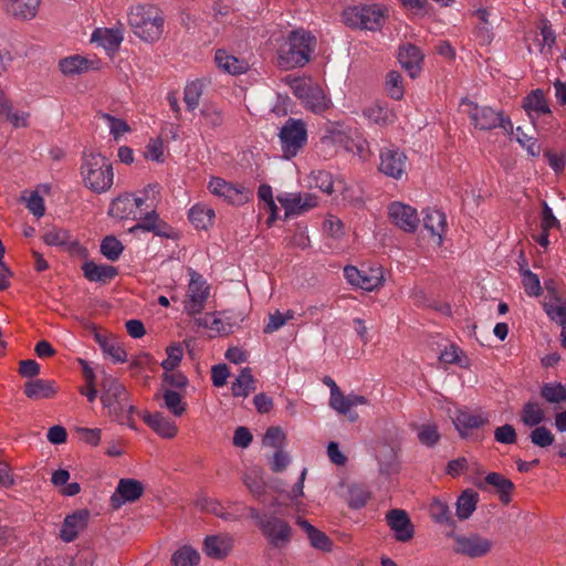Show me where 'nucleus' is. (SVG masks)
I'll return each instance as SVG.
<instances>
[{
  "label": "nucleus",
  "instance_id": "nucleus-18",
  "mask_svg": "<svg viewBox=\"0 0 566 566\" xmlns=\"http://www.w3.org/2000/svg\"><path fill=\"white\" fill-rule=\"evenodd\" d=\"M90 511L86 509L76 510L65 516L61 530L60 538L64 543H71L87 527L90 521Z\"/></svg>",
  "mask_w": 566,
  "mask_h": 566
},
{
  "label": "nucleus",
  "instance_id": "nucleus-49",
  "mask_svg": "<svg viewBox=\"0 0 566 566\" xmlns=\"http://www.w3.org/2000/svg\"><path fill=\"white\" fill-rule=\"evenodd\" d=\"M541 396L549 403H559L566 400V388L562 384L547 382L542 386Z\"/></svg>",
  "mask_w": 566,
  "mask_h": 566
},
{
  "label": "nucleus",
  "instance_id": "nucleus-53",
  "mask_svg": "<svg viewBox=\"0 0 566 566\" xmlns=\"http://www.w3.org/2000/svg\"><path fill=\"white\" fill-rule=\"evenodd\" d=\"M386 87L391 98L399 101L402 98L405 90L402 76L397 71H391L386 76Z\"/></svg>",
  "mask_w": 566,
  "mask_h": 566
},
{
  "label": "nucleus",
  "instance_id": "nucleus-50",
  "mask_svg": "<svg viewBox=\"0 0 566 566\" xmlns=\"http://www.w3.org/2000/svg\"><path fill=\"white\" fill-rule=\"evenodd\" d=\"M165 407L176 417H180L186 411V402L182 396L174 390L167 389L163 394Z\"/></svg>",
  "mask_w": 566,
  "mask_h": 566
},
{
  "label": "nucleus",
  "instance_id": "nucleus-23",
  "mask_svg": "<svg viewBox=\"0 0 566 566\" xmlns=\"http://www.w3.org/2000/svg\"><path fill=\"white\" fill-rule=\"evenodd\" d=\"M156 200V195H153L151 203L147 205V208H151L149 212H147L143 218H140L139 222L129 229V232H135L137 230H143L147 232H153L159 237L168 238L170 234L169 226L159 219V216L154 209V201Z\"/></svg>",
  "mask_w": 566,
  "mask_h": 566
},
{
  "label": "nucleus",
  "instance_id": "nucleus-5",
  "mask_svg": "<svg viewBox=\"0 0 566 566\" xmlns=\"http://www.w3.org/2000/svg\"><path fill=\"white\" fill-rule=\"evenodd\" d=\"M464 113L469 116L475 128L491 130L501 127L505 133H513V124L502 112H496L489 106H480L471 101H463Z\"/></svg>",
  "mask_w": 566,
  "mask_h": 566
},
{
  "label": "nucleus",
  "instance_id": "nucleus-28",
  "mask_svg": "<svg viewBox=\"0 0 566 566\" xmlns=\"http://www.w3.org/2000/svg\"><path fill=\"white\" fill-rule=\"evenodd\" d=\"M214 62L219 70L231 75L243 74L250 67L248 61L239 59L222 49L216 51Z\"/></svg>",
  "mask_w": 566,
  "mask_h": 566
},
{
  "label": "nucleus",
  "instance_id": "nucleus-57",
  "mask_svg": "<svg viewBox=\"0 0 566 566\" xmlns=\"http://www.w3.org/2000/svg\"><path fill=\"white\" fill-rule=\"evenodd\" d=\"M530 440L534 446L547 448L553 444L554 434L544 426H537L530 433Z\"/></svg>",
  "mask_w": 566,
  "mask_h": 566
},
{
  "label": "nucleus",
  "instance_id": "nucleus-9",
  "mask_svg": "<svg viewBox=\"0 0 566 566\" xmlns=\"http://www.w3.org/2000/svg\"><path fill=\"white\" fill-rule=\"evenodd\" d=\"M453 538V552L469 558L486 556L493 548V541L475 532L464 534H451Z\"/></svg>",
  "mask_w": 566,
  "mask_h": 566
},
{
  "label": "nucleus",
  "instance_id": "nucleus-31",
  "mask_svg": "<svg viewBox=\"0 0 566 566\" xmlns=\"http://www.w3.org/2000/svg\"><path fill=\"white\" fill-rule=\"evenodd\" d=\"M30 113L23 111H14L12 102L0 95V120L9 122L13 127L21 128L29 126Z\"/></svg>",
  "mask_w": 566,
  "mask_h": 566
},
{
  "label": "nucleus",
  "instance_id": "nucleus-51",
  "mask_svg": "<svg viewBox=\"0 0 566 566\" xmlns=\"http://www.w3.org/2000/svg\"><path fill=\"white\" fill-rule=\"evenodd\" d=\"M370 499V492L361 485H350L348 489V505L352 509L364 507Z\"/></svg>",
  "mask_w": 566,
  "mask_h": 566
},
{
  "label": "nucleus",
  "instance_id": "nucleus-48",
  "mask_svg": "<svg viewBox=\"0 0 566 566\" xmlns=\"http://www.w3.org/2000/svg\"><path fill=\"white\" fill-rule=\"evenodd\" d=\"M203 93V84L200 81H193L186 85L184 90V102L189 111L198 107Z\"/></svg>",
  "mask_w": 566,
  "mask_h": 566
},
{
  "label": "nucleus",
  "instance_id": "nucleus-10",
  "mask_svg": "<svg viewBox=\"0 0 566 566\" xmlns=\"http://www.w3.org/2000/svg\"><path fill=\"white\" fill-rule=\"evenodd\" d=\"M283 156L290 159L297 155L307 139V132L303 120L289 118L280 132Z\"/></svg>",
  "mask_w": 566,
  "mask_h": 566
},
{
  "label": "nucleus",
  "instance_id": "nucleus-54",
  "mask_svg": "<svg viewBox=\"0 0 566 566\" xmlns=\"http://www.w3.org/2000/svg\"><path fill=\"white\" fill-rule=\"evenodd\" d=\"M294 318V312L289 310L285 313L275 311L269 315V322L264 327V333L271 334L283 327L289 321Z\"/></svg>",
  "mask_w": 566,
  "mask_h": 566
},
{
  "label": "nucleus",
  "instance_id": "nucleus-26",
  "mask_svg": "<svg viewBox=\"0 0 566 566\" xmlns=\"http://www.w3.org/2000/svg\"><path fill=\"white\" fill-rule=\"evenodd\" d=\"M123 31L120 28H98L93 31L91 40L104 48L108 54L118 51L123 42Z\"/></svg>",
  "mask_w": 566,
  "mask_h": 566
},
{
  "label": "nucleus",
  "instance_id": "nucleus-40",
  "mask_svg": "<svg viewBox=\"0 0 566 566\" xmlns=\"http://www.w3.org/2000/svg\"><path fill=\"white\" fill-rule=\"evenodd\" d=\"M232 395L235 397H248L256 390L255 379L250 368H243L231 386Z\"/></svg>",
  "mask_w": 566,
  "mask_h": 566
},
{
  "label": "nucleus",
  "instance_id": "nucleus-35",
  "mask_svg": "<svg viewBox=\"0 0 566 566\" xmlns=\"http://www.w3.org/2000/svg\"><path fill=\"white\" fill-rule=\"evenodd\" d=\"M523 108L526 111L531 118L534 116L539 117L541 115L551 113L549 106L542 90L532 91L524 98Z\"/></svg>",
  "mask_w": 566,
  "mask_h": 566
},
{
  "label": "nucleus",
  "instance_id": "nucleus-2",
  "mask_svg": "<svg viewBox=\"0 0 566 566\" xmlns=\"http://www.w3.org/2000/svg\"><path fill=\"white\" fill-rule=\"evenodd\" d=\"M127 22L134 34L145 42L157 41L164 31V17L157 7L151 4L132 7Z\"/></svg>",
  "mask_w": 566,
  "mask_h": 566
},
{
  "label": "nucleus",
  "instance_id": "nucleus-56",
  "mask_svg": "<svg viewBox=\"0 0 566 566\" xmlns=\"http://www.w3.org/2000/svg\"><path fill=\"white\" fill-rule=\"evenodd\" d=\"M101 118L107 124L109 133L115 140H118L125 133L130 130L128 124L120 118H116L109 114H102Z\"/></svg>",
  "mask_w": 566,
  "mask_h": 566
},
{
  "label": "nucleus",
  "instance_id": "nucleus-58",
  "mask_svg": "<svg viewBox=\"0 0 566 566\" xmlns=\"http://www.w3.org/2000/svg\"><path fill=\"white\" fill-rule=\"evenodd\" d=\"M43 239L48 245L62 247L69 243L70 233L64 229L52 228L44 233Z\"/></svg>",
  "mask_w": 566,
  "mask_h": 566
},
{
  "label": "nucleus",
  "instance_id": "nucleus-59",
  "mask_svg": "<svg viewBox=\"0 0 566 566\" xmlns=\"http://www.w3.org/2000/svg\"><path fill=\"white\" fill-rule=\"evenodd\" d=\"M166 352H167V358L165 360H163L161 367L166 371H171L179 365V363L182 358V355H184V350L180 345L174 344V345L169 346L166 349Z\"/></svg>",
  "mask_w": 566,
  "mask_h": 566
},
{
  "label": "nucleus",
  "instance_id": "nucleus-1",
  "mask_svg": "<svg viewBox=\"0 0 566 566\" xmlns=\"http://www.w3.org/2000/svg\"><path fill=\"white\" fill-rule=\"evenodd\" d=\"M316 38L304 29L292 31L277 51V63L284 70L302 67L311 61Z\"/></svg>",
  "mask_w": 566,
  "mask_h": 566
},
{
  "label": "nucleus",
  "instance_id": "nucleus-38",
  "mask_svg": "<svg viewBox=\"0 0 566 566\" xmlns=\"http://www.w3.org/2000/svg\"><path fill=\"white\" fill-rule=\"evenodd\" d=\"M188 217L197 229L206 230L212 226L216 214L214 210L207 205L197 203L189 210Z\"/></svg>",
  "mask_w": 566,
  "mask_h": 566
},
{
  "label": "nucleus",
  "instance_id": "nucleus-4",
  "mask_svg": "<svg viewBox=\"0 0 566 566\" xmlns=\"http://www.w3.org/2000/svg\"><path fill=\"white\" fill-rule=\"evenodd\" d=\"M102 386L101 400L109 415L119 421L129 420L135 407L128 400L125 386L113 377H105Z\"/></svg>",
  "mask_w": 566,
  "mask_h": 566
},
{
  "label": "nucleus",
  "instance_id": "nucleus-11",
  "mask_svg": "<svg viewBox=\"0 0 566 566\" xmlns=\"http://www.w3.org/2000/svg\"><path fill=\"white\" fill-rule=\"evenodd\" d=\"M344 275L350 285L365 291H374L384 283L382 268L379 265H363L361 269L348 265L344 269Z\"/></svg>",
  "mask_w": 566,
  "mask_h": 566
},
{
  "label": "nucleus",
  "instance_id": "nucleus-46",
  "mask_svg": "<svg viewBox=\"0 0 566 566\" xmlns=\"http://www.w3.org/2000/svg\"><path fill=\"white\" fill-rule=\"evenodd\" d=\"M417 437L421 444L432 448L440 441V433L436 423H422L416 427Z\"/></svg>",
  "mask_w": 566,
  "mask_h": 566
},
{
  "label": "nucleus",
  "instance_id": "nucleus-30",
  "mask_svg": "<svg viewBox=\"0 0 566 566\" xmlns=\"http://www.w3.org/2000/svg\"><path fill=\"white\" fill-rule=\"evenodd\" d=\"M367 399L364 396L349 394L348 396H344L342 391H339L335 397H331L329 406L342 415H349V420L355 421L357 419L356 413H350V409L353 407H357L360 405H366Z\"/></svg>",
  "mask_w": 566,
  "mask_h": 566
},
{
  "label": "nucleus",
  "instance_id": "nucleus-34",
  "mask_svg": "<svg viewBox=\"0 0 566 566\" xmlns=\"http://www.w3.org/2000/svg\"><path fill=\"white\" fill-rule=\"evenodd\" d=\"M7 13L19 19L35 17L41 0H3Z\"/></svg>",
  "mask_w": 566,
  "mask_h": 566
},
{
  "label": "nucleus",
  "instance_id": "nucleus-52",
  "mask_svg": "<svg viewBox=\"0 0 566 566\" xmlns=\"http://www.w3.org/2000/svg\"><path fill=\"white\" fill-rule=\"evenodd\" d=\"M123 250L122 242L113 235L104 238L101 243V252L109 261L118 260Z\"/></svg>",
  "mask_w": 566,
  "mask_h": 566
},
{
  "label": "nucleus",
  "instance_id": "nucleus-41",
  "mask_svg": "<svg viewBox=\"0 0 566 566\" xmlns=\"http://www.w3.org/2000/svg\"><path fill=\"white\" fill-rule=\"evenodd\" d=\"M544 310L547 316L558 324L566 323V300L558 294H553L544 302Z\"/></svg>",
  "mask_w": 566,
  "mask_h": 566
},
{
  "label": "nucleus",
  "instance_id": "nucleus-55",
  "mask_svg": "<svg viewBox=\"0 0 566 566\" xmlns=\"http://www.w3.org/2000/svg\"><path fill=\"white\" fill-rule=\"evenodd\" d=\"M521 274L522 283L526 294L530 296H538L542 291L538 276L534 274L531 270L524 268L521 269Z\"/></svg>",
  "mask_w": 566,
  "mask_h": 566
},
{
  "label": "nucleus",
  "instance_id": "nucleus-36",
  "mask_svg": "<svg viewBox=\"0 0 566 566\" xmlns=\"http://www.w3.org/2000/svg\"><path fill=\"white\" fill-rule=\"evenodd\" d=\"M296 524L305 532L311 545L321 551H331L332 542L325 533L314 527L308 521L301 517L297 518Z\"/></svg>",
  "mask_w": 566,
  "mask_h": 566
},
{
  "label": "nucleus",
  "instance_id": "nucleus-14",
  "mask_svg": "<svg viewBox=\"0 0 566 566\" xmlns=\"http://www.w3.org/2000/svg\"><path fill=\"white\" fill-rule=\"evenodd\" d=\"M261 532L269 543L277 548L284 547L292 538V528L280 517L269 515L261 522Z\"/></svg>",
  "mask_w": 566,
  "mask_h": 566
},
{
  "label": "nucleus",
  "instance_id": "nucleus-44",
  "mask_svg": "<svg viewBox=\"0 0 566 566\" xmlns=\"http://www.w3.org/2000/svg\"><path fill=\"white\" fill-rule=\"evenodd\" d=\"M199 563L200 554L188 545L180 547L171 556L172 566H198Z\"/></svg>",
  "mask_w": 566,
  "mask_h": 566
},
{
  "label": "nucleus",
  "instance_id": "nucleus-42",
  "mask_svg": "<svg viewBox=\"0 0 566 566\" xmlns=\"http://www.w3.org/2000/svg\"><path fill=\"white\" fill-rule=\"evenodd\" d=\"M545 420V412L537 401H527L521 411V421L524 426L537 427Z\"/></svg>",
  "mask_w": 566,
  "mask_h": 566
},
{
  "label": "nucleus",
  "instance_id": "nucleus-12",
  "mask_svg": "<svg viewBox=\"0 0 566 566\" xmlns=\"http://www.w3.org/2000/svg\"><path fill=\"white\" fill-rule=\"evenodd\" d=\"M149 193L158 195L157 186L149 185L144 190L145 198H134L130 195L117 197L109 206V216L118 219H136L137 210L150 199Z\"/></svg>",
  "mask_w": 566,
  "mask_h": 566
},
{
  "label": "nucleus",
  "instance_id": "nucleus-16",
  "mask_svg": "<svg viewBox=\"0 0 566 566\" xmlns=\"http://www.w3.org/2000/svg\"><path fill=\"white\" fill-rule=\"evenodd\" d=\"M277 201L285 210V217L298 216L316 207L317 199L308 192L283 193L277 196Z\"/></svg>",
  "mask_w": 566,
  "mask_h": 566
},
{
  "label": "nucleus",
  "instance_id": "nucleus-15",
  "mask_svg": "<svg viewBox=\"0 0 566 566\" xmlns=\"http://www.w3.org/2000/svg\"><path fill=\"white\" fill-rule=\"evenodd\" d=\"M387 211L389 220L397 228L410 233L417 230L419 217L417 209L413 207L400 201H394L388 205Z\"/></svg>",
  "mask_w": 566,
  "mask_h": 566
},
{
  "label": "nucleus",
  "instance_id": "nucleus-39",
  "mask_svg": "<svg viewBox=\"0 0 566 566\" xmlns=\"http://www.w3.org/2000/svg\"><path fill=\"white\" fill-rule=\"evenodd\" d=\"M485 483L493 486L499 493L500 501L509 504L511 501V492L514 489L513 482L504 475L491 472L485 476Z\"/></svg>",
  "mask_w": 566,
  "mask_h": 566
},
{
  "label": "nucleus",
  "instance_id": "nucleus-24",
  "mask_svg": "<svg viewBox=\"0 0 566 566\" xmlns=\"http://www.w3.org/2000/svg\"><path fill=\"white\" fill-rule=\"evenodd\" d=\"M406 155L396 149H385L380 154L379 169L387 176L399 179L406 170Z\"/></svg>",
  "mask_w": 566,
  "mask_h": 566
},
{
  "label": "nucleus",
  "instance_id": "nucleus-61",
  "mask_svg": "<svg viewBox=\"0 0 566 566\" xmlns=\"http://www.w3.org/2000/svg\"><path fill=\"white\" fill-rule=\"evenodd\" d=\"M494 439L499 443L514 444L517 440V434L512 424H503L494 430Z\"/></svg>",
  "mask_w": 566,
  "mask_h": 566
},
{
  "label": "nucleus",
  "instance_id": "nucleus-37",
  "mask_svg": "<svg viewBox=\"0 0 566 566\" xmlns=\"http://www.w3.org/2000/svg\"><path fill=\"white\" fill-rule=\"evenodd\" d=\"M364 116L379 126H386L395 122L396 114L386 105L374 103L364 109Z\"/></svg>",
  "mask_w": 566,
  "mask_h": 566
},
{
  "label": "nucleus",
  "instance_id": "nucleus-32",
  "mask_svg": "<svg viewBox=\"0 0 566 566\" xmlns=\"http://www.w3.org/2000/svg\"><path fill=\"white\" fill-rule=\"evenodd\" d=\"M84 276L91 282L106 283L117 275V269L113 265L96 264L93 261H86L82 265Z\"/></svg>",
  "mask_w": 566,
  "mask_h": 566
},
{
  "label": "nucleus",
  "instance_id": "nucleus-19",
  "mask_svg": "<svg viewBox=\"0 0 566 566\" xmlns=\"http://www.w3.org/2000/svg\"><path fill=\"white\" fill-rule=\"evenodd\" d=\"M143 493L144 486L142 482L134 479H122L111 496V504L114 509H119L126 502H135Z\"/></svg>",
  "mask_w": 566,
  "mask_h": 566
},
{
  "label": "nucleus",
  "instance_id": "nucleus-6",
  "mask_svg": "<svg viewBox=\"0 0 566 566\" xmlns=\"http://www.w3.org/2000/svg\"><path fill=\"white\" fill-rule=\"evenodd\" d=\"M326 147H333L335 151L340 149L360 155L365 150L366 140L360 136L357 129L335 125L327 129L326 134L321 138Z\"/></svg>",
  "mask_w": 566,
  "mask_h": 566
},
{
  "label": "nucleus",
  "instance_id": "nucleus-22",
  "mask_svg": "<svg viewBox=\"0 0 566 566\" xmlns=\"http://www.w3.org/2000/svg\"><path fill=\"white\" fill-rule=\"evenodd\" d=\"M452 421L459 434L462 438H467L471 430L483 427L489 422V419L482 412L459 409L452 418Z\"/></svg>",
  "mask_w": 566,
  "mask_h": 566
},
{
  "label": "nucleus",
  "instance_id": "nucleus-17",
  "mask_svg": "<svg viewBox=\"0 0 566 566\" xmlns=\"http://www.w3.org/2000/svg\"><path fill=\"white\" fill-rule=\"evenodd\" d=\"M209 296V287L200 275H193L188 285L185 310L190 315L201 313Z\"/></svg>",
  "mask_w": 566,
  "mask_h": 566
},
{
  "label": "nucleus",
  "instance_id": "nucleus-45",
  "mask_svg": "<svg viewBox=\"0 0 566 566\" xmlns=\"http://www.w3.org/2000/svg\"><path fill=\"white\" fill-rule=\"evenodd\" d=\"M59 66L64 75L72 76L86 72L90 69V61L80 55H73L61 60Z\"/></svg>",
  "mask_w": 566,
  "mask_h": 566
},
{
  "label": "nucleus",
  "instance_id": "nucleus-29",
  "mask_svg": "<svg viewBox=\"0 0 566 566\" xmlns=\"http://www.w3.org/2000/svg\"><path fill=\"white\" fill-rule=\"evenodd\" d=\"M423 227L429 232V235L437 244L442 243V237L446 232L447 218L440 210L428 209L424 211Z\"/></svg>",
  "mask_w": 566,
  "mask_h": 566
},
{
  "label": "nucleus",
  "instance_id": "nucleus-20",
  "mask_svg": "<svg viewBox=\"0 0 566 566\" xmlns=\"http://www.w3.org/2000/svg\"><path fill=\"white\" fill-rule=\"evenodd\" d=\"M387 524L395 533V538L399 542H408L413 537V526L403 510H390L386 515Z\"/></svg>",
  "mask_w": 566,
  "mask_h": 566
},
{
  "label": "nucleus",
  "instance_id": "nucleus-8",
  "mask_svg": "<svg viewBox=\"0 0 566 566\" xmlns=\"http://www.w3.org/2000/svg\"><path fill=\"white\" fill-rule=\"evenodd\" d=\"M291 87L294 95L311 112L321 114L329 108L331 101L318 84L308 80L296 78L292 82Z\"/></svg>",
  "mask_w": 566,
  "mask_h": 566
},
{
  "label": "nucleus",
  "instance_id": "nucleus-62",
  "mask_svg": "<svg viewBox=\"0 0 566 566\" xmlns=\"http://www.w3.org/2000/svg\"><path fill=\"white\" fill-rule=\"evenodd\" d=\"M196 322L199 326L210 329L211 332H226L223 322L214 313H206L203 316L197 318Z\"/></svg>",
  "mask_w": 566,
  "mask_h": 566
},
{
  "label": "nucleus",
  "instance_id": "nucleus-27",
  "mask_svg": "<svg viewBox=\"0 0 566 566\" xmlns=\"http://www.w3.org/2000/svg\"><path fill=\"white\" fill-rule=\"evenodd\" d=\"M142 418L161 438L171 439L177 434L175 422L160 412H144Z\"/></svg>",
  "mask_w": 566,
  "mask_h": 566
},
{
  "label": "nucleus",
  "instance_id": "nucleus-7",
  "mask_svg": "<svg viewBox=\"0 0 566 566\" xmlns=\"http://www.w3.org/2000/svg\"><path fill=\"white\" fill-rule=\"evenodd\" d=\"M382 19V10L375 4L353 6L343 11V21L352 29L376 31L381 27Z\"/></svg>",
  "mask_w": 566,
  "mask_h": 566
},
{
  "label": "nucleus",
  "instance_id": "nucleus-3",
  "mask_svg": "<svg viewBox=\"0 0 566 566\" xmlns=\"http://www.w3.org/2000/svg\"><path fill=\"white\" fill-rule=\"evenodd\" d=\"M81 176L84 185L96 193L107 191L114 181L113 166L99 153H84Z\"/></svg>",
  "mask_w": 566,
  "mask_h": 566
},
{
  "label": "nucleus",
  "instance_id": "nucleus-13",
  "mask_svg": "<svg viewBox=\"0 0 566 566\" xmlns=\"http://www.w3.org/2000/svg\"><path fill=\"white\" fill-rule=\"evenodd\" d=\"M208 189L212 195L223 198L232 205L242 206L250 200L252 191L243 186H238L226 181L219 177H212Z\"/></svg>",
  "mask_w": 566,
  "mask_h": 566
},
{
  "label": "nucleus",
  "instance_id": "nucleus-21",
  "mask_svg": "<svg viewBox=\"0 0 566 566\" xmlns=\"http://www.w3.org/2000/svg\"><path fill=\"white\" fill-rule=\"evenodd\" d=\"M233 537L230 534L209 535L203 541V553L213 559L226 558L233 548Z\"/></svg>",
  "mask_w": 566,
  "mask_h": 566
},
{
  "label": "nucleus",
  "instance_id": "nucleus-47",
  "mask_svg": "<svg viewBox=\"0 0 566 566\" xmlns=\"http://www.w3.org/2000/svg\"><path fill=\"white\" fill-rule=\"evenodd\" d=\"M201 124L208 128H217L223 124L222 111L213 104H205L200 111Z\"/></svg>",
  "mask_w": 566,
  "mask_h": 566
},
{
  "label": "nucleus",
  "instance_id": "nucleus-43",
  "mask_svg": "<svg viewBox=\"0 0 566 566\" xmlns=\"http://www.w3.org/2000/svg\"><path fill=\"white\" fill-rule=\"evenodd\" d=\"M478 503V493L467 490L464 491L457 501V516L460 520L469 518L474 512Z\"/></svg>",
  "mask_w": 566,
  "mask_h": 566
},
{
  "label": "nucleus",
  "instance_id": "nucleus-60",
  "mask_svg": "<svg viewBox=\"0 0 566 566\" xmlns=\"http://www.w3.org/2000/svg\"><path fill=\"white\" fill-rule=\"evenodd\" d=\"M512 134H514V132ZM515 137H516L517 143L522 147H524L530 155H532V156L539 155L541 148H539L536 139L533 136H528L527 134H525L521 127H517L515 129Z\"/></svg>",
  "mask_w": 566,
  "mask_h": 566
},
{
  "label": "nucleus",
  "instance_id": "nucleus-64",
  "mask_svg": "<svg viewBox=\"0 0 566 566\" xmlns=\"http://www.w3.org/2000/svg\"><path fill=\"white\" fill-rule=\"evenodd\" d=\"M285 441V433L279 427H271L266 430L263 444L266 447L277 448L280 449Z\"/></svg>",
  "mask_w": 566,
  "mask_h": 566
},
{
  "label": "nucleus",
  "instance_id": "nucleus-33",
  "mask_svg": "<svg viewBox=\"0 0 566 566\" xmlns=\"http://www.w3.org/2000/svg\"><path fill=\"white\" fill-rule=\"evenodd\" d=\"M57 390L52 380L34 379L27 381L24 385V394L33 400L50 399L56 395Z\"/></svg>",
  "mask_w": 566,
  "mask_h": 566
},
{
  "label": "nucleus",
  "instance_id": "nucleus-25",
  "mask_svg": "<svg viewBox=\"0 0 566 566\" xmlns=\"http://www.w3.org/2000/svg\"><path fill=\"white\" fill-rule=\"evenodd\" d=\"M398 61L410 77L415 78L421 71L423 54L416 45L410 43L403 44L399 49Z\"/></svg>",
  "mask_w": 566,
  "mask_h": 566
},
{
  "label": "nucleus",
  "instance_id": "nucleus-63",
  "mask_svg": "<svg viewBox=\"0 0 566 566\" xmlns=\"http://www.w3.org/2000/svg\"><path fill=\"white\" fill-rule=\"evenodd\" d=\"M430 514L439 523H448L451 518L449 506L440 500H433L430 504Z\"/></svg>",
  "mask_w": 566,
  "mask_h": 566
}]
</instances>
